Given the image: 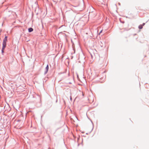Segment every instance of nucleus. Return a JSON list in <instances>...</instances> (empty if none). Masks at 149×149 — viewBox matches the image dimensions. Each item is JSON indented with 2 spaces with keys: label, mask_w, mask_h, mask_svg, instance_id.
<instances>
[{
  "label": "nucleus",
  "mask_w": 149,
  "mask_h": 149,
  "mask_svg": "<svg viewBox=\"0 0 149 149\" xmlns=\"http://www.w3.org/2000/svg\"><path fill=\"white\" fill-rule=\"evenodd\" d=\"M7 41V39L6 38H5L3 40V47L2 48V53H3L4 52V50L5 48L6 47V42Z\"/></svg>",
  "instance_id": "obj_1"
},
{
  "label": "nucleus",
  "mask_w": 149,
  "mask_h": 149,
  "mask_svg": "<svg viewBox=\"0 0 149 149\" xmlns=\"http://www.w3.org/2000/svg\"><path fill=\"white\" fill-rule=\"evenodd\" d=\"M48 70H49L48 65H47L45 68V73L46 74L47 73V72L48 71Z\"/></svg>",
  "instance_id": "obj_2"
},
{
  "label": "nucleus",
  "mask_w": 149,
  "mask_h": 149,
  "mask_svg": "<svg viewBox=\"0 0 149 149\" xmlns=\"http://www.w3.org/2000/svg\"><path fill=\"white\" fill-rule=\"evenodd\" d=\"M33 31V29L32 28H29L28 29V31L29 32H31Z\"/></svg>",
  "instance_id": "obj_3"
},
{
  "label": "nucleus",
  "mask_w": 149,
  "mask_h": 149,
  "mask_svg": "<svg viewBox=\"0 0 149 149\" xmlns=\"http://www.w3.org/2000/svg\"><path fill=\"white\" fill-rule=\"evenodd\" d=\"M143 27V25H140L139 26V29H142Z\"/></svg>",
  "instance_id": "obj_4"
},
{
  "label": "nucleus",
  "mask_w": 149,
  "mask_h": 149,
  "mask_svg": "<svg viewBox=\"0 0 149 149\" xmlns=\"http://www.w3.org/2000/svg\"><path fill=\"white\" fill-rule=\"evenodd\" d=\"M102 31H103V30H101V31H100V33H99V35L101 34V33H102Z\"/></svg>",
  "instance_id": "obj_5"
},
{
  "label": "nucleus",
  "mask_w": 149,
  "mask_h": 149,
  "mask_svg": "<svg viewBox=\"0 0 149 149\" xmlns=\"http://www.w3.org/2000/svg\"><path fill=\"white\" fill-rule=\"evenodd\" d=\"M145 23H143L142 25H143V26H144L145 25Z\"/></svg>",
  "instance_id": "obj_6"
},
{
  "label": "nucleus",
  "mask_w": 149,
  "mask_h": 149,
  "mask_svg": "<svg viewBox=\"0 0 149 149\" xmlns=\"http://www.w3.org/2000/svg\"><path fill=\"white\" fill-rule=\"evenodd\" d=\"M5 38L8 37H7V36H5Z\"/></svg>",
  "instance_id": "obj_7"
},
{
  "label": "nucleus",
  "mask_w": 149,
  "mask_h": 149,
  "mask_svg": "<svg viewBox=\"0 0 149 149\" xmlns=\"http://www.w3.org/2000/svg\"><path fill=\"white\" fill-rule=\"evenodd\" d=\"M119 5H120V3H118Z\"/></svg>",
  "instance_id": "obj_8"
}]
</instances>
